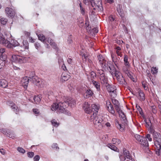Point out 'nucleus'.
Instances as JSON below:
<instances>
[{"instance_id": "f257e3e1", "label": "nucleus", "mask_w": 161, "mask_h": 161, "mask_svg": "<svg viewBox=\"0 0 161 161\" xmlns=\"http://www.w3.org/2000/svg\"><path fill=\"white\" fill-rule=\"evenodd\" d=\"M70 99V98H69L68 97L67 98L65 97L64 102H60L58 103H53L51 106V110L53 111L57 110V112L58 113H63L68 115H70V113L64 107V106L66 107L69 105L71 106L72 105H75V102Z\"/></svg>"}, {"instance_id": "f03ea898", "label": "nucleus", "mask_w": 161, "mask_h": 161, "mask_svg": "<svg viewBox=\"0 0 161 161\" xmlns=\"http://www.w3.org/2000/svg\"><path fill=\"white\" fill-rule=\"evenodd\" d=\"M96 112H93L92 115L90 116V119L93 122L95 127L97 129L100 130L103 125V120L102 119L97 116Z\"/></svg>"}, {"instance_id": "7ed1b4c3", "label": "nucleus", "mask_w": 161, "mask_h": 161, "mask_svg": "<svg viewBox=\"0 0 161 161\" xmlns=\"http://www.w3.org/2000/svg\"><path fill=\"white\" fill-rule=\"evenodd\" d=\"M29 78L31 79L32 82L36 86L42 87L44 85V82L41 79L35 76V73L34 72H31Z\"/></svg>"}, {"instance_id": "20e7f679", "label": "nucleus", "mask_w": 161, "mask_h": 161, "mask_svg": "<svg viewBox=\"0 0 161 161\" xmlns=\"http://www.w3.org/2000/svg\"><path fill=\"white\" fill-rule=\"evenodd\" d=\"M110 73L113 76L116 77V79L120 84H124L125 81L121 73L117 71L115 68L111 69Z\"/></svg>"}, {"instance_id": "39448f33", "label": "nucleus", "mask_w": 161, "mask_h": 161, "mask_svg": "<svg viewBox=\"0 0 161 161\" xmlns=\"http://www.w3.org/2000/svg\"><path fill=\"white\" fill-rule=\"evenodd\" d=\"M135 137L139 144L141 145L143 147H148L149 144L147 140L143 136L136 134L135 135Z\"/></svg>"}, {"instance_id": "423d86ee", "label": "nucleus", "mask_w": 161, "mask_h": 161, "mask_svg": "<svg viewBox=\"0 0 161 161\" xmlns=\"http://www.w3.org/2000/svg\"><path fill=\"white\" fill-rule=\"evenodd\" d=\"M27 58L23 56L19 55H13L12 56V62L19 63H24L26 62Z\"/></svg>"}, {"instance_id": "0eeeda50", "label": "nucleus", "mask_w": 161, "mask_h": 161, "mask_svg": "<svg viewBox=\"0 0 161 161\" xmlns=\"http://www.w3.org/2000/svg\"><path fill=\"white\" fill-rule=\"evenodd\" d=\"M5 12L6 15L11 18H14L15 14V10L9 7L6 8Z\"/></svg>"}, {"instance_id": "6e6552de", "label": "nucleus", "mask_w": 161, "mask_h": 161, "mask_svg": "<svg viewBox=\"0 0 161 161\" xmlns=\"http://www.w3.org/2000/svg\"><path fill=\"white\" fill-rule=\"evenodd\" d=\"M91 5L92 7H97L102 8V2L101 0H92L91 2Z\"/></svg>"}, {"instance_id": "1a4fd4ad", "label": "nucleus", "mask_w": 161, "mask_h": 161, "mask_svg": "<svg viewBox=\"0 0 161 161\" xmlns=\"http://www.w3.org/2000/svg\"><path fill=\"white\" fill-rule=\"evenodd\" d=\"M29 77L25 76L23 78L21 81V83L22 85L25 88H26L28 86L29 82Z\"/></svg>"}, {"instance_id": "9d476101", "label": "nucleus", "mask_w": 161, "mask_h": 161, "mask_svg": "<svg viewBox=\"0 0 161 161\" xmlns=\"http://www.w3.org/2000/svg\"><path fill=\"white\" fill-rule=\"evenodd\" d=\"M23 45L22 47L20 46L17 47L19 51H23L25 49H27L29 47V44L26 41L23 42Z\"/></svg>"}, {"instance_id": "9b49d317", "label": "nucleus", "mask_w": 161, "mask_h": 161, "mask_svg": "<svg viewBox=\"0 0 161 161\" xmlns=\"http://www.w3.org/2000/svg\"><path fill=\"white\" fill-rule=\"evenodd\" d=\"M112 102L114 106L115 109L117 112L120 111V105L119 102L117 100L112 98Z\"/></svg>"}, {"instance_id": "f8f14e48", "label": "nucleus", "mask_w": 161, "mask_h": 161, "mask_svg": "<svg viewBox=\"0 0 161 161\" xmlns=\"http://www.w3.org/2000/svg\"><path fill=\"white\" fill-rule=\"evenodd\" d=\"M19 45V43L16 40H11L10 43L8 41V42L6 45V46L8 48H10L12 46L14 47L18 46Z\"/></svg>"}, {"instance_id": "ddd939ff", "label": "nucleus", "mask_w": 161, "mask_h": 161, "mask_svg": "<svg viewBox=\"0 0 161 161\" xmlns=\"http://www.w3.org/2000/svg\"><path fill=\"white\" fill-rule=\"evenodd\" d=\"M90 105L87 102H85L83 105V108L84 109L85 112L89 114L92 112L90 109Z\"/></svg>"}, {"instance_id": "4468645a", "label": "nucleus", "mask_w": 161, "mask_h": 161, "mask_svg": "<svg viewBox=\"0 0 161 161\" xmlns=\"http://www.w3.org/2000/svg\"><path fill=\"white\" fill-rule=\"evenodd\" d=\"M100 79L102 84H105V86L107 87L108 86V84L107 83L108 80L107 77L105 75L102 76H100Z\"/></svg>"}, {"instance_id": "2eb2a0df", "label": "nucleus", "mask_w": 161, "mask_h": 161, "mask_svg": "<svg viewBox=\"0 0 161 161\" xmlns=\"http://www.w3.org/2000/svg\"><path fill=\"white\" fill-rule=\"evenodd\" d=\"M92 110H91L92 112L91 113H93V112H94V111H95V112H96L97 114L98 112V110L99 108H100V106L98 104H92Z\"/></svg>"}, {"instance_id": "dca6fc26", "label": "nucleus", "mask_w": 161, "mask_h": 161, "mask_svg": "<svg viewBox=\"0 0 161 161\" xmlns=\"http://www.w3.org/2000/svg\"><path fill=\"white\" fill-rule=\"evenodd\" d=\"M111 57L115 65L117 66L118 62L119 61L120 59V58L119 57H117L116 55H114L113 53H111Z\"/></svg>"}, {"instance_id": "f3484780", "label": "nucleus", "mask_w": 161, "mask_h": 161, "mask_svg": "<svg viewBox=\"0 0 161 161\" xmlns=\"http://www.w3.org/2000/svg\"><path fill=\"white\" fill-rule=\"evenodd\" d=\"M8 42V41L5 39L3 35L0 33V43H2L6 46Z\"/></svg>"}, {"instance_id": "a211bd4d", "label": "nucleus", "mask_w": 161, "mask_h": 161, "mask_svg": "<svg viewBox=\"0 0 161 161\" xmlns=\"http://www.w3.org/2000/svg\"><path fill=\"white\" fill-rule=\"evenodd\" d=\"M93 94V92L90 89H88L86 90V92L84 94V97L86 98H88L90 97H91Z\"/></svg>"}, {"instance_id": "6ab92c4d", "label": "nucleus", "mask_w": 161, "mask_h": 161, "mask_svg": "<svg viewBox=\"0 0 161 161\" xmlns=\"http://www.w3.org/2000/svg\"><path fill=\"white\" fill-rule=\"evenodd\" d=\"M153 132V140L155 141L156 139H158L159 138L161 137V134L154 130H153L152 131Z\"/></svg>"}, {"instance_id": "aec40b11", "label": "nucleus", "mask_w": 161, "mask_h": 161, "mask_svg": "<svg viewBox=\"0 0 161 161\" xmlns=\"http://www.w3.org/2000/svg\"><path fill=\"white\" fill-rule=\"evenodd\" d=\"M5 49L2 48L0 50V58H2V59L5 60L6 58V56L5 53Z\"/></svg>"}, {"instance_id": "412c9836", "label": "nucleus", "mask_w": 161, "mask_h": 161, "mask_svg": "<svg viewBox=\"0 0 161 161\" xmlns=\"http://www.w3.org/2000/svg\"><path fill=\"white\" fill-rule=\"evenodd\" d=\"M69 78V75L65 73H63L61 75V80L62 82L68 80Z\"/></svg>"}, {"instance_id": "4be33fe9", "label": "nucleus", "mask_w": 161, "mask_h": 161, "mask_svg": "<svg viewBox=\"0 0 161 161\" xmlns=\"http://www.w3.org/2000/svg\"><path fill=\"white\" fill-rule=\"evenodd\" d=\"M8 86V83L5 80H0V86L5 88Z\"/></svg>"}, {"instance_id": "5701e85b", "label": "nucleus", "mask_w": 161, "mask_h": 161, "mask_svg": "<svg viewBox=\"0 0 161 161\" xmlns=\"http://www.w3.org/2000/svg\"><path fill=\"white\" fill-rule=\"evenodd\" d=\"M123 151H124V154L126 157L130 160H132V157L130 155V152L125 148H123Z\"/></svg>"}, {"instance_id": "b1692460", "label": "nucleus", "mask_w": 161, "mask_h": 161, "mask_svg": "<svg viewBox=\"0 0 161 161\" xmlns=\"http://www.w3.org/2000/svg\"><path fill=\"white\" fill-rule=\"evenodd\" d=\"M117 10L119 14L121 17L123 16V11L122 9V6L120 5H118L117 8Z\"/></svg>"}, {"instance_id": "393cba45", "label": "nucleus", "mask_w": 161, "mask_h": 161, "mask_svg": "<svg viewBox=\"0 0 161 161\" xmlns=\"http://www.w3.org/2000/svg\"><path fill=\"white\" fill-rule=\"evenodd\" d=\"M107 87L108 91L109 92H114V91L116 90V87L114 85H112L109 86L108 84V86Z\"/></svg>"}, {"instance_id": "a878e982", "label": "nucleus", "mask_w": 161, "mask_h": 161, "mask_svg": "<svg viewBox=\"0 0 161 161\" xmlns=\"http://www.w3.org/2000/svg\"><path fill=\"white\" fill-rule=\"evenodd\" d=\"M38 37L39 39L42 42L44 43H46V38L44 35L43 34H39L38 35Z\"/></svg>"}, {"instance_id": "bb28decb", "label": "nucleus", "mask_w": 161, "mask_h": 161, "mask_svg": "<svg viewBox=\"0 0 161 161\" xmlns=\"http://www.w3.org/2000/svg\"><path fill=\"white\" fill-rule=\"evenodd\" d=\"M116 50V53L118 56H120V57H122L121 53V48L120 47L117 46L115 48Z\"/></svg>"}, {"instance_id": "cd10ccee", "label": "nucleus", "mask_w": 161, "mask_h": 161, "mask_svg": "<svg viewBox=\"0 0 161 161\" xmlns=\"http://www.w3.org/2000/svg\"><path fill=\"white\" fill-rule=\"evenodd\" d=\"M154 142L156 147H161V137L155 140Z\"/></svg>"}, {"instance_id": "c85d7f7f", "label": "nucleus", "mask_w": 161, "mask_h": 161, "mask_svg": "<svg viewBox=\"0 0 161 161\" xmlns=\"http://www.w3.org/2000/svg\"><path fill=\"white\" fill-rule=\"evenodd\" d=\"M117 112L119 114L120 116L121 117V118L125 122V121L126 120V116L124 113L121 110V109H120V111L119 112Z\"/></svg>"}, {"instance_id": "c756f323", "label": "nucleus", "mask_w": 161, "mask_h": 161, "mask_svg": "<svg viewBox=\"0 0 161 161\" xmlns=\"http://www.w3.org/2000/svg\"><path fill=\"white\" fill-rule=\"evenodd\" d=\"M108 147L111 149L117 152L118 150L117 148L115 146L113 145L111 143L108 144Z\"/></svg>"}, {"instance_id": "7c9ffc66", "label": "nucleus", "mask_w": 161, "mask_h": 161, "mask_svg": "<svg viewBox=\"0 0 161 161\" xmlns=\"http://www.w3.org/2000/svg\"><path fill=\"white\" fill-rule=\"evenodd\" d=\"M128 57L126 55L124 56V61L125 62V66L127 67H129L130 66L129 62L128 61Z\"/></svg>"}, {"instance_id": "2f4dec72", "label": "nucleus", "mask_w": 161, "mask_h": 161, "mask_svg": "<svg viewBox=\"0 0 161 161\" xmlns=\"http://www.w3.org/2000/svg\"><path fill=\"white\" fill-rule=\"evenodd\" d=\"M103 64H101L103 65H104V66L105 68H108V67L110 69V72L111 71V69H113V68H114V67H113V66H110V64H108V62H107L106 63V61H104V62H103Z\"/></svg>"}, {"instance_id": "473e14b6", "label": "nucleus", "mask_w": 161, "mask_h": 161, "mask_svg": "<svg viewBox=\"0 0 161 161\" xmlns=\"http://www.w3.org/2000/svg\"><path fill=\"white\" fill-rule=\"evenodd\" d=\"M107 109L110 113L114 115L115 111L113 105L111 106L110 107H108V108H107Z\"/></svg>"}, {"instance_id": "72a5a7b5", "label": "nucleus", "mask_w": 161, "mask_h": 161, "mask_svg": "<svg viewBox=\"0 0 161 161\" xmlns=\"http://www.w3.org/2000/svg\"><path fill=\"white\" fill-rule=\"evenodd\" d=\"M10 106L14 111L15 112H17L18 107L14 103H11Z\"/></svg>"}, {"instance_id": "f704fd0d", "label": "nucleus", "mask_w": 161, "mask_h": 161, "mask_svg": "<svg viewBox=\"0 0 161 161\" xmlns=\"http://www.w3.org/2000/svg\"><path fill=\"white\" fill-rule=\"evenodd\" d=\"M92 83L95 87L97 88V90H100V86L98 82L93 80L92 81Z\"/></svg>"}, {"instance_id": "c9c22d12", "label": "nucleus", "mask_w": 161, "mask_h": 161, "mask_svg": "<svg viewBox=\"0 0 161 161\" xmlns=\"http://www.w3.org/2000/svg\"><path fill=\"white\" fill-rule=\"evenodd\" d=\"M156 153L157 155L161 156V147H156Z\"/></svg>"}, {"instance_id": "e433bc0d", "label": "nucleus", "mask_w": 161, "mask_h": 161, "mask_svg": "<svg viewBox=\"0 0 161 161\" xmlns=\"http://www.w3.org/2000/svg\"><path fill=\"white\" fill-rule=\"evenodd\" d=\"M51 122L53 126L56 127H57L59 124V123L55 119L52 120Z\"/></svg>"}, {"instance_id": "4c0bfd02", "label": "nucleus", "mask_w": 161, "mask_h": 161, "mask_svg": "<svg viewBox=\"0 0 161 161\" xmlns=\"http://www.w3.org/2000/svg\"><path fill=\"white\" fill-rule=\"evenodd\" d=\"M121 142L120 140L117 139L116 138H113L112 140V142L113 144H115V145H118Z\"/></svg>"}, {"instance_id": "58836bf2", "label": "nucleus", "mask_w": 161, "mask_h": 161, "mask_svg": "<svg viewBox=\"0 0 161 161\" xmlns=\"http://www.w3.org/2000/svg\"><path fill=\"white\" fill-rule=\"evenodd\" d=\"M97 58L100 64H103V62H104V61H105L101 55H98L97 56Z\"/></svg>"}, {"instance_id": "ea45409f", "label": "nucleus", "mask_w": 161, "mask_h": 161, "mask_svg": "<svg viewBox=\"0 0 161 161\" xmlns=\"http://www.w3.org/2000/svg\"><path fill=\"white\" fill-rule=\"evenodd\" d=\"M33 99L34 102L36 103H39L41 101V99L40 97L38 95L34 97Z\"/></svg>"}, {"instance_id": "a19ab883", "label": "nucleus", "mask_w": 161, "mask_h": 161, "mask_svg": "<svg viewBox=\"0 0 161 161\" xmlns=\"http://www.w3.org/2000/svg\"><path fill=\"white\" fill-rule=\"evenodd\" d=\"M5 60L2 59V58H0V69H2L4 66L5 64Z\"/></svg>"}, {"instance_id": "79ce46f5", "label": "nucleus", "mask_w": 161, "mask_h": 161, "mask_svg": "<svg viewBox=\"0 0 161 161\" xmlns=\"http://www.w3.org/2000/svg\"><path fill=\"white\" fill-rule=\"evenodd\" d=\"M128 67L127 66H126V67H123V70L125 73V74L127 75L128 76H129V75L131 76V75L128 71Z\"/></svg>"}, {"instance_id": "37998d69", "label": "nucleus", "mask_w": 161, "mask_h": 161, "mask_svg": "<svg viewBox=\"0 0 161 161\" xmlns=\"http://www.w3.org/2000/svg\"><path fill=\"white\" fill-rule=\"evenodd\" d=\"M7 22V19L5 18H2L0 19V22L2 25H5Z\"/></svg>"}, {"instance_id": "c03bdc74", "label": "nucleus", "mask_w": 161, "mask_h": 161, "mask_svg": "<svg viewBox=\"0 0 161 161\" xmlns=\"http://www.w3.org/2000/svg\"><path fill=\"white\" fill-rule=\"evenodd\" d=\"M17 150L18 152L23 154L25 152V150L21 147H18L17 148Z\"/></svg>"}, {"instance_id": "a18cd8bd", "label": "nucleus", "mask_w": 161, "mask_h": 161, "mask_svg": "<svg viewBox=\"0 0 161 161\" xmlns=\"http://www.w3.org/2000/svg\"><path fill=\"white\" fill-rule=\"evenodd\" d=\"M146 139L147 140V139H148V141L149 142H151L152 141V139L151 136L150 134H147L145 137Z\"/></svg>"}, {"instance_id": "49530a36", "label": "nucleus", "mask_w": 161, "mask_h": 161, "mask_svg": "<svg viewBox=\"0 0 161 161\" xmlns=\"http://www.w3.org/2000/svg\"><path fill=\"white\" fill-rule=\"evenodd\" d=\"M139 95L141 99L143 100L145 99L144 94L142 92L140 91L139 92Z\"/></svg>"}, {"instance_id": "de8ad7c7", "label": "nucleus", "mask_w": 161, "mask_h": 161, "mask_svg": "<svg viewBox=\"0 0 161 161\" xmlns=\"http://www.w3.org/2000/svg\"><path fill=\"white\" fill-rule=\"evenodd\" d=\"M81 3H80V12H81V13L82 14L84 15L85 13V10L84 8H83L82 7V6L81 5Z\"/></svg>"}, {"instance_id": "09e8293b", "label": "nucleus", "mask_w": 161, "mask_h": 161, "mask_svg": "<svg viewBox=\"0 0 161 161\" xmlns=\"http://www.w3.org/2000/svg\"><path fill=\"white\" fill-rule=\"evenodd\" d=\"M7 136L10 138H12L13 139L15 137V135L14 133L13 132H9V133H7Z\"/></svg>"}, {"instance_id": "8fccbe9b", "label": "nucleus", "mask_w": 161, "mask_h": 161, "mask_svg": "<svg viewBox=\"0 0 161 161\" xmlns=\"http://www.w3.org/2000/svg\"><path fill=\"white\" fill-rule=\"evenodd\" d=\"M34 45L36 48L37 50H38L41 47L40 44L38 42H35L34 44Z\"/></svg>"}, {"instance_id": "3c124183", "label": "nucleus", "mask_w": 161, "mask_h": 161, "mask_svg": "<svg viewBox=\"0 0 161 161\" xmlns=\"http://www.w3.org/2000/svg\"><path fill=\"white\" fill-rule=\"evenodd\" d=\"M151 72L153 74H156L157 73V69L156 67H153L151 69Z\"/></svg>"}, {"instance_id": "603ef678", "label": "nucleus", "mask_w": 161, "mask_h": 161, "mask_svg": "<svg viewBox=\"0 0 161 161\" xmlns=\"http://www.w3.org/2000/svg\"><path fill=\"white\" fill-rule=\"evenodd\" d=\"M106 107L107 108H108V107H110L111 106H112V104L111 103L109 100H107L106 101Z\"/></svg>"}, {"instance_id": "864d4df0", "label": "nucleus", "mask_w": 161, "mask_h": 161, "mask_svg": "<svg viewBox=\"0 0 161 161\" xmlns=\"http://www.w3.org/2000/svg\"><path fill=\"white\" fill-rule=\"evenodd\" d=\"M117 127L119 130L121 131H123L124 130V127L123 126H122V125L120 124H118Z\"/></svg>"}, {"instance_id": "5fc2aeb1", "label": "nucleus", "mask_w": 161, "mask_h": 161, "mask_svg": "<svg viewBox=\"0 0 161 161\" xmlns=\"http://www.w3.org/2000/svg\"><path fill=\"white\" fill-rule=\"evenodd\" d=\"M110 93V95L113 97H115L116 96V90L114 92H111Z\"/></svg>"}, {"instance_id": "6e6d98bb", "label": "nucleus", "mask_w": 161, "mask_h": 161, "mask_svg": "<svg viewBox=\"0 0 161 161\" xmlns=\"http://www.w3.org/2000/svg\"><path fill=\"white\" fill-rule=\"evenodd\" d=\"M58 62L59 65H61V64H64L63 59L61 58H58Z\"/></svg>"}, {"instance_id": "4d7b16f0", "label": "nucleus", "mask_w": 161, "mask_h": 161, "mask_svg": "<svg viewBox=\"0 0 161 161\" xmlns=\"http://www.w3.org/2000/svg\"><path fill=\"white\" fill-rule=\"evenodd\" d=\"M28 156L30 158H32L34 155V153L32 152H29L27 153Z\"/></svg>"}, {"instance_id": "13d9d810", "label": "nucleus", "mask_w": 161, "mask_h": 161, "mask_svg": "<svg viewBox=\"0 0 161 161\" xmlns=\"http://www.w3.org/2000/svg\"><path fill=\"white\" fill-rule=\"evenodd\" d=\"M98 73L100 74V76H102L103 75L104 76L105 75L104 71L102 70H99L98 71Z\"/></svg>"}, {"instance_id": "bf43d9fd", "label": "nucleus", "mask_w": 161, "mask_h": 161, "mask_svg": "<svg viewBox=\"0 0 161 161\" xmlns=\"http://www.w3.org/2000/svg\"><path fill=\"white\" fill-rule=\"evenodd\" d=\"M90 75L91 77L92 78H94L96 77V74L93 71H92L90 73Z\"/></svg>"}, {"instance_id": "052dcab7", "label": "nucleus", "mask_w": 161, "mask_h": 161, "mask_svg": "<svg viewBox=\"0 0 161 161\" xmlns=\"http://www.w3.org/2000/svg\"><path fill=\"white\" fill-rule=\"evenodd\" d=\"M0 131L2 132L3 134L7 135V133H8L7 132V131L6 130V129H1L0 130Z\"/></svg>"}, {"instance_id": "680f3d73", "label": "nucleus", "mask_w": 161, "mask_h": 161, "mask_svg": "<svg viewBox=\"0 0 161 161\" xmlns=\"http://www.w3.org/2000/svg\"><path fill=\"white\" fill-rule=\"evenodd\" d=\"M80 55L82 56L83 58H85L86 60L87 59V56H86L85 54L83 52H82L81 51L80 53Z\"/></svg>"}, {"instance_id": "e2e57ef3", "label": "nucleus", "mask_w": 161, "mask_h": 161, "mask_svg": "<svg viewBox=\"0 0 161 161\" xmlns=\"http://www.w3.org/2000/svg\"><path fill=\"white\" fill-rule=\"evenodd\" d=\"M119 158L120 159L121 161H124L126 159L125 157H123V156L122 155H119Z\"/></svg>"}, {"instance_id": "0e129e2a", "label": "nucleus", "mask_w": 161, "mask_h": 161, "mask_svg": "<svg viewBox=\"0 0 161 161\" xmlns=\"http://www.w3.org/2000/svg\"><path fill=\"white\" fill-rule=\"evenodd\" d=\"M33 159L34 161H38L40 159V157L39 155H36Z\"/></svg>"}, {"instance_id": "69168bd1", "label": "nucleus", "mask_w": 161, "mask_h": 161, "mask_svg": "<svg viewBox=\"0 0 161 161\" xmlns=\"http://www.w3.org/2000/svg\"><path fill=\"white\" fill-rule=\"evenodd\" d=\"M50 45L54 48L56 49L57 48V45L53 42L52 43H51Z\"/></svg>"}, {"instance_id": "338daca9", "label": "nucleus", "mask_w": 161, "mask_h": 161, "mask_svg": "<svg viewBox=\"0 0 161 161\" xmlns=\"http://www.w3.org/2000/svg\"><path fill=\"white\" fill-rule=\"evenodd\" d=\"M33 112L35 114H38L39 113V110L37 109H36V108L33 109Z\"/></svg>"}, {"instance_id": "774afa93", "label": "nucleus", "mask_w": 161, "mask_h": 161, "mask_svg": "<svg viewBox=\"0 0 161 161\" xmlns=\"http://www.w3.org/2000/svg\"><path fill=\"white\" fill-rule=\"evenodd\" d=\"M67 62L69 64H71L73 62V59L71 58H68L67 59Z\"/></svg>"}]
</instances>
